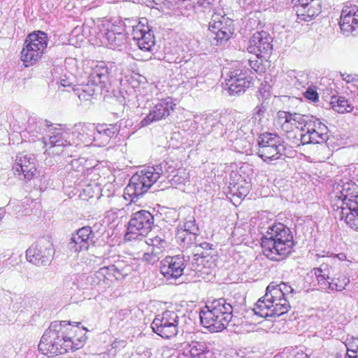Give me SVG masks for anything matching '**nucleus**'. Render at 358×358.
<instances>
[{"label":"nucleus","instance_id":"nucleus-1","mask_svg":"<svg viewBox=\"0 0 358 358\" xmlns=\"http://www.w3.org/2000/svg\"><path fill=\"white\" fill-rule=\"evenodd\" d=\"M78 330L66 321H54L45 330L38 344V350L45 355H62L81 348L85 340L76 338Z\"/></svg>","mask_w":358,"mask_h":358},{"label":"nucleus","instance_id":"nucleus-2","mask_svg":"<svg viewBox=\"0 0 358 358\" xmlns=\"http://www.w3.org/2000/svg\"><path fill=\"white\" fill-rule=\"evenodd\" d=\"M294 242L289 227L278 222L268 227L266 234L262 238L264 255L273 261H281L293 250Z\"/></svg>","mask_w":358,"mask_h":358},{"label":"nucleus","instance_id":"nucleus-3","mask_svg":"<svg viewBox=\"0 0 358 358\" xmlns=\"http://www.w3.org/2000/svg\"><path fill=\"white\" fill-rule=\"evenodd\" d=\"M294 289L287 283H270L266 294L256 303L253 311L262 317L280 316L289 311L291 306L285 297L292 294Z\"/></svg>","mask_w":358,"mask_h":358},{"label":"nucleus","instance_id":"nucleus-4","mask_svg":"<svg viewBox=\"0 0 358 358\" xmlns=\"http://www.w3.org/2000/svg\"><path fill=\"white\" fill-rule=\"evenodd\" d=\"M234 307L229 299L220 298L208 301L199 313L202 325L210 331H221L231 321Z\"/></svg>","mask_w":358,"mask_h":358},{"label":"nucleus","instance_id":"nucleus-5","mask_svg":"<svg viewBox=\"0 0 358 358\" xmlns=\"http://www.w3.org/2000/svg\"><path fill=\"white\" fill-rule=\"evenodd\" d=\"M48 41L47 34L42 31H35L27 36L21 51V60L25 66H32L42 58Z\"/></svg>","mask_w":358,"mask_h":358},{"label":"nucleus","instance_id":"nucleus-6","mask_svg":"<svg viewBox=\"0 0 358 358\" xmlns=\"http://www.w3.org/2000/svg\"><path fill=\"white\" fill-rule=\"evenodd\" d=\"M310 116L298 113H291L284 110L278 112V120L280 124L281 129L285 133L287 140L296 145L299 143V136L302 129L307 124Z\"/></svg>","mask_w":358,"mask_h":358},{"label":"nucleus","instance_id":"nucleus-7","mask_svg":"<svg viewBox=\"0 0 358 358\" xmlns=\"http://www.w3.org/2000/svg\"><path fill=\"white\" fill-rule=\"evenodd\" d=\"M208 29L216 45L227 42L232 36L234 27V21L226 16L222 9L215 10L208 24Z\"/></svg>","mask_w":358,"mask_h":358},{"label":"nucleus","instance_id":"nucleus-8","mask_svg":"<svg viewBox=\"0 0 358 358\" xmlns=\"http://www.w3.org/2000/svg\"><path fill=\"white\" fill-rule=\"evenodd\" d=\"M258 145L257 154L264 161L278 159L285 150L282 138L272 133L262 134Z\"/></svg>","mask_w":358,"mask_h":358},{"label":"nucleus","instance_id":"nucleus-9","mask_svg":"<svg viewBox=\"0 0 358 358\" xmlns=\"http://www.w3.org/2000/svg\"><path fill=\"white\" fill-rule=\"evenodd\" d=\"M357 186L352 182L339 180L332 185L330 200L333 210L341 209L349 202L358 201Z\"/></svg>","mask_w":358,"mask_h":358},{"label":"nucleus","instance_id":"nucleus-10","mask_svg":"<svg viewBox=\"0 0 358 358\" xmlns=\"http://www.w3.org/2000/svg\"><path fill=\"white\" fill-rule=\"evenodd\" d=\"M152 175L148 167L142 169L134 174L129 180V185L124 189L132 202H136L140 196L145 194L149 188L156 182V178Z\"/></svg>","mask_w":358,"mask_h":358},{"label":"nucleus","instance_id":"nucleus-11","mask_svg":"<svg viewBox=\"0 0 358 358\" xmlns=\"http://www.w3.org/2000/svg\"><path fill=\"white\" fill-rule=\"evenodd\" d=\"M179 316L175 311L166 310L157 315L151 327L153 331L163 338H171L178 333Z\"/></svg>","mask_w":358,"mask_h":358},{"label":"nucleus","instance_id":"nucleus-12","mask_svg":"<svg viewBox=\"0 0 358 358\" xmlns=\"http://www.w3.org/2000/svg\"><path fill=\"white\" fill-rule=\"evenodd\" d=\"M154 224V217L148 210H141L132 214L129 222L127 240L136 239L138 236L144 237L150 231Z\"/></svg>","mask_w":358,"mask_h":358},{"label":"nucleus","instance_id":"nucleus-13","mask_svg":"<svg viewBox=\"0 0 358 358\" xmlns=\"http://www.w3.org/2000/svg\"><path fill=\"white\" fill-rule=\"evenodd\" d=\"M328 128L322 123L318 119L310 116L307 124L299 136V143L296 146H300L307 144L322 143L328 139Z\"/></svg>","mask_w":358,"mask_h":358},{"label":"nucleus","instance_id":"nucleus-14","mask_svg":"<svg viewBox=\"0 0 358 358\" xmlns=\"http://www.w3.org/2000/svg\"><path fill=\"white\" fill-rule=\"evenodd\" d=\"M55 253L52 243L46 238H41L33 243L26 251L28 262L37 266L48 264Z\"/></svg>","mask_w":358,"mask_h":358},{"label":"nucleus","instance_id":"nucleus-15","mask_svg":"<svg viewBox=\"0 0 358 358\" xmlns=\"http://www.w3.org/2000/svg\"><path fill=\"white\" fill-rule=\"evenodd\" d=\"M313 271L318 284L322 289L341 292L350 282V279L344 275H340L337 278L332 277L333 268L328 264H323L320 267L315 268Z\"/></svg>","mask_w":358,"mask_h":358},{"label":"nucleus","instance_id":"nucleus-16","mask_svg":"<svg viewBox=\"0 0 358 358\" xmlns=\"http://www.w3.org/2000/svg\"><path fill=\"white\" fill-rule=\"evenodd\" d=\"M248 69L239 64L227 73L225 83L231 94L244 92L250 87L252 79L248 76Z\"/></svg>","mask_w":358,"mask_h":358},{"label":"nucleus","instance_id":"nucleus-17","mask_svg":"<svg viewBox=\"0 0 358 358\" xmlns=\"http://www.w3.org/2000/svg\"><path fill=\"white\" fill-rule=\"evenodd\" d=\"M50 133L48 142L44 141L45 146L50 145L49 148L46 150L49 153H59L62 152V148L66 146H73L71 143V132L65 129L60 125L58 127H50L48 128Z\"/></svg>","mask_w":358,"mask_h":358},{"label":"nucleus","instance_id":"nucleus-18","mask_svg":"<svg viewBox=\"0 0 358 358\" xmlns=\"http://www.w3.org/2000/svg\"><path fill=\"white\" fill-rule=\"evenodd\" d=\"M13 171L20 180H31L36 171L35 158L33 155L24 152L17 155Z\"/></svg>","mask_w":358,"mask_h":358},{"label":"nucleus","instance_id":"nucleus-19","mask_svg":"<svg viewBox=\"0 0 358 358\" xmlns=\"http://www.w3.org/2000/svg\"><path fill=\"white\" fill-rule=\"evenodd\" d=\"M176 104L171 97H166L157 101L150 110L149 113L140 122L141 127H145L152 122L165 119L173 111Z\"/></svg>","mask_w":358,"mask_h":358},{"label":"nucleus","instance_id":"nucleus-20","mask_svg":"<svg viewBox=\"0 0 358 358\" xmlns=\"http://www.w3.org/2000/svg\"><path fill=\"white\" fill-rule=\"evenodd\" d=\"M200 248L196 247V252L192 256H187L185 262V268H188L196 272L208 273L203 271V269L210 268L215 266L211 252L203 250L199 252Z\"/></svg>","mask_w":358,"mask_h":358},{"label":"nucleus","instance_id":"nucleus-21","mask_svg":"<svg viewBox=\"0 0 358 358\" xmlns=\"http://www.w3.org/2000/svg\"><path fill=\"white\" fill-rule=\"evenodd\" d=\"M272 38L266 31H257L250 39L248 50L257 57H265L272 51Z\"/></svg>","mask_w":358,"mask_h":358},{"label":"nucleus","instance_id":"nucleus-22","mask_svg":"<svg viewBox=\"0 0 358 358\" xmlns=\"http://www.w3.org/2000/svg\"><path fill=\"white\" fill-rule=\"evenodd\" d=\"M95 131L94 124L90 123L76 124L71 132V141L73 146H88L93 143H95Z\"/></svg>","mask_w":358,"mask_h":358},{"label":"nucleus","instance_id":"nucleus-23","mask_svg":"<svg viewBox=\"0 0 358 358\" xmlns=\"http://www.w3.org/2000/svg\"><path fill=\"white\" fill-rule=\"evenodd\" d=\"M95 235L90 227H83L71 236L69 248L75 252L87 250L95 243Z\"/></svg>","mask_w":358,"mask_h":358},{"label":"nucleus","instance_id":"nucleus-24","mask_svg":"<svg viewBox=\"0 0 358 358\" xmlns=\"http://www.w3.org/2000/svg\"><path fill=\"white\" fill-rule=\"evenodd\" d=\"M185 256L166 257L162 262L160 267L162 274L168 280L178 278L182 275L185 268Z\"/></svg>","mask_w":358,"mask_h":358},{"label":"nucleus","instance_id":"nucleus-25","mask_svg":"<svg viewBox=\"0 0 358 358\" xmlns=\"http://www.w3.org/2000/svg\"><path fill=\"white\" fill-rule=\"evenodd\" d=\"M131 27L133 39L136 42L138 48L143 51H152L155 41L153 33L148 27L139 22L138 24L132 25Z\"/></svg>","mask_w":358,"mask_h":358},{"label":"nucleus","instance_id":"nucleus-26","mask_svg":"<svg viewBox=\"0 0 358 358\" xmlns=\"http://www.w3.org/2000/svg\"><path fill=\"white\" fill-rule=\"evenodd\" d=\"M131 259L120 256H113L106 258L104 264H107L115 280H120L134 271L131 264Z\"/></svg>","mask_w":358,"mask_h":358},{"label":"nucleus","instance_id":"nucleus-27","mask_svg":"<svg viewBox=\"0 0 358 358\" xmlns=\"http://www.w3.org/2000/svg\"><path fill=\"white\" fill-rule=\"evenodd\" d=\"M339 24L344 34L349 35L356 32L358 30V6H344L341 11Z\"/></svg>","mask_w":358,"mask_h":358},{"label":"nucleus","instance_id":"nucleus-28","mask_svg":"<svg viewBox=\"0 0 358 358\" xmlns=\"http://www.w3.org/2000/svg\"><path fill=\"white\" fill-rule=\"evenodd\" d=\"M95 128V145L97 146L106 145L119 132V127L115 124H99Z\"/></svg>","mask_w":358,"mask_h":358},{"label":"nucleus","instance_id":"nucleus-29","mask_svg":"<svg viewBox=\"0 0 358 358\" xmlns=\"http://www.w3.org/2000/svg\"><path fill=\"white\" fill-rule=\"evenodd\" d=\"M110 69L107 65L101 62L92 67L88 76L89 83L99 88V85H104L108 81Z\"/></svg>","mask_w":358,"mask_h":358},{"label":"nucleus","instance_id":"nucleus-30","mask_svg":"<svg viewBox=\"0 0 358 358\" xmlns=\"http://www.w3.org/2000/svg\"><path fill=\"white\" fill-rule=\"evenodd\" d=\"M210 127L211 131L208 129V132H213L215 137H222L227 134L228 131L231 132L234 130L235 127L234 119L231 115L225 113L220 115L219 120L210 124Z\"/></svg>","mask_w":358,"mask_h":358},{"label":"nucleus","instance_id":"nucleus-31","mask_svg":"<svg viewBox=\"0 0 358 358\" xmlns=\"http://www.w3.org/2000/svg\"><path fill=\"white\" fill-rule=\"evenodd\" d=\"M321 8V0L313 1L303 7L296 6V13L298 20L306 22L310 21L314 17L320 13Z\"/></svg>","mask_w":358,"mask_h":358},{"label":"nucleus","instance_id":"nucleus-32","mask_svg":"<svg viewBox=\"0 0 358 358\" xmlns=\"http://www.w3.org/2000/svg\"><path fill=\"white\" fill-rule=\"evenodd\" d=\"M184 230L178 234L177 238L180 239L185 245H190L196 241V234L199 231L197 225L195 224L194 217L186 220L184 223Z\"/></svg>","mask_w":358,"mask_h":358},{"label":"nucleus","instance_id":"nucleus-33","mask_svg":"<svg viewBox=\"0 0 358 358\" xmlns=\"http://www.w3.org/2000/svg\"><path fill=\"white\" fill-rule=\"evenodd\" d=\"M253 121L251 119H245L241 121L238 123V129L236 131L233 130L229 132L227 136V138L232 142H236V144L238 143L239 141H241L243 138L246 139L245 136L249 134L253 133Z\"/></svg>","mask_w":358,"mask_h":358},{"label":"nucleus","instance_id":"nucleus-34","mask_svg":"<svg viewBox=\"0 0 358 358\" xmlns=\"http://www.w3.org/2000/svg\"><path fill=\"white\" fill-rule=\"evenodd\" d=\"M117 27L108 30L103 36L104 43L106 46L111 49H116L124 45L127 41L126 36L124 33L116 31Z\"/></svg>","mask_w":358,"mask_h":358},{"label":"nucleus","instance_id":"nucleus-35","mask_svg":"<svg viewBox=\"0 0 358 358\" xmlns=\"http://www.w3.org/2000/svg\"><path fill=\"white\" fill-rule=\"evenodd\" d=\"M139 244L141 246L147 245L150 249H152L162 255L164 249L168 246V243L165 240V236L163 232H159V234L155 236L151 234L147 240L142 241L140 239Z\"/></svg>","mask_w":358,"mask_h":358},{"label":"nucleus","instance_id":"nucleus-36","mask_svg":"<svg viewBox=\"0 0 358 358\" xmlns=\"http://www.w3.org/2000/svg\"><path fill=\"white\" fill-rule=\"evenodd\" d=\"M92 278L94 285H101L103 287L110 286L113 280H115L107 264L96 271Z\"/></svg>","mask_w":358,"mask_h":358},{"label":"nucleus","instance_id":"nucleus-37","mask_svg":"<svg viewBox=\"0 0 358 358\" xmlns=\"http://www.w3.org/2000/svg\"><path fill=\"white\" fill-rule=\"evenodd\" d=\"M148 171H150L152 174L155 175L156 181H157L161 176H164L166 178H168L170 174L175 172V162L172 160L164 161L159 164L148 166Z\"/></svg>","mask_w":358,"mask_h":358},{"label":"nucleus","instance_id":"nucleus-38","mask_svg":"<svg viewBox=\"0 0 358 358\" xmlns=\"http://www.w3.org/2000/svg\"><path fill=\"white\" fill-rule=\"evenodd\" d=\"M98 89L95 85H92V83H89V81L72 87L75 94L80 101H83L90 100Z\"/></svg>","mask_w":358,"mask_h":358},{"label":"nucleus","instance_id":"nucleus-39","mask_svg":"<svg viewBox=\"0 0 358 358\" xmlns=\"http://www.w3.org/2000/svg\"><path fill=\"white\" fill-rule=\"evenodd\" d=\"M268 102L264 101L253 109L251 118L253 122H257L258 124L262 126L268 120L270 114L268 111Z\"/></svg>","mask_w":358,"mask_h":358},{"label":"nucleus","instance_id":"nucleus-40","mask_svg":"<svg viewBox=\"0 0 358 358\" xmlns=\"http://www.w3.org/2000/svg\"><path fill=\"white\" fill-rule=\"evenodd\" d=\"M43 127L49 128L50 126L48 124L47 121L37 120L36 118L30 117L27 121L26 130L33 137H37L38 134H41Z\"/></svg>","mask_w":358,"mask_h":358},{"label":"nucleus","instance_id":"nucleus-41","mask_svg":"<svg viewBox=\"0 0 358 358\" xmlns=\"http://www.w3.org/2000/svg\"><path fill=\"white\" fill-rule=\"evenodd\" d=\"M331 103L333 109L339 113L351 112L354 108L352 104L343 96L332 97Z\"/></svg>","mask_w":358,"mask_h":358},{"label":"nucleus","instance_id":"nucleus-42","mask_svg":"<svg viewBox=\"0 0 358 358\" xmlns=\"http://www.w3.org/2000/svg\"><path fill=\"white\" fill-rule=\"evenodd\" d=\"M207 347L206 343L198 341H192L188 344L185 349L186 355H189L191 358L199 357L203 355L206 351Z\"/></svg>","mask_w":358,"mask_h":358},{"label":"nucleus","instance_id":"nucleus-43","mask_svg":"<svg viewBox=\"0 0 358 358\" xmlns=\"http://www.w3.org/2000/svg\"><path fill=\"white\" fill-rule=\"evenodd\" d=\"M203 64V62L201 59H195L192 62L188 63L187 66L189 67V69L192 71L187 72L189 76L191 78H194L195 76H197L200 73H202V68Z\"/></svg>","mask_w":358,"mask_h":358},{"label":"nucleus","instance_id":"nucleus-44","mask_svg":"<svg viewBox=\"0 0 358 358\" xmlns=\"http://www.w3.org/2000/svg\"><path fill=\"white\" fill-rule=\"evenodd\" d=\"M162 256V254L148 247L147 252L143 254L142 259L148 264H154L159 260Z\"/></svg>","mask_w":358,"mask_h":358},{"label":"nucleus","instance_id":"nucleus-45","mask_svg":"<svg viewBox=\"0 0 358 358\" xmlns=\"http://www.w3.org/2000/svg\"><path fill=\"white\" fill-rule=\"evenodd\" d=\"M347 352L352 355H358V338H352L351 341L346 345Z\"/></svg>","mask_w":358,"mask_h":358},{"label":"nucleus","instance_id":"nucleus-46","mask_svg":"<svg viewBox=\"0 0 358 358\" xmlns=\"http://www.w3.org/2000/svg\"><path fill=\"white\" fill-rule=\"evenodd\" d=\"M341 77L348 84L351 83L353 87L358 86V76L355 74L342 73Z\"/></svg>","mask_w":358,"mask_h":358},{"label":"nucleus","instance_id":"nucleus-47","mask_svg":"<svg viewBox=\"0 0 358 358\" xmlns=\"http://www.w3.org/2000/svg\"><path fill=\"white\" fill-rule=\"evenodd\" d=\"M304 96L312 101H318V94L317 92L313 89V88H308V90L304 92Z\"/></svg>","mask_w":358,"mask_h":358},{"label":"nucleus","instance_id":"nucleus-48","mask_svg":"<svg viewBox=\"0 0 358 358\" xmlns=\"http://www.w3.org/2000/svg\"><path fill=\"white\" fill-rule=\"evenodd\" d=\"M84 159H75L71 161V166L73 169L80 171L82 164L84 162Z\"/></svg>","mask_w":358,"mask_h":358},{"label":"nucleus","instance_id":"nucleus-49","mask_svg":"<svg viewBox=\"0 0 358 358\" xmlns=\"http://www.w3.org/2000/svg\"><path fill=\"white\" fill-rule=\"evenodd\" d=\"M215 0H198L197 3L203 8H208L214 3Z\"/></svg>","mask_w":358,"mask_h":358},{"label":"nucleus","instance_id":"nucleus-50","mask_svg":"<svg viewBox=\"0 0 358 358\" xmlns=\"http://www.w3.org/2000/svg\"><path fill=\"white\" fill-rule=\"evenodd\" d=\"M337 358H358V355H352L346 352V353L344 355H338Z\"/></svg>","mask_w":358,"mask_h":358},{"label":"nucleus","instance_id":"nucleus-51","mask_svg":"<svg viewBox=\"0 0 358 358\" xmlns=\"http://www.w3.org/2000/svg\"><path fill=\"white\" fill-rule=\"evenodd\" d=\"M58 84L63 87H71V83L67 79H61Z\"/></svg>","mask_w":358,"mask_h":358},{"label":"nucleus","instance_id":"nucleus-52","mask_svg":"<svg viewBox=\"0 0 358 358\" xmlns=\"http://www.w3.org/2000/svg\"><path fill=\"white\" fill-rule=\"evenodd\" d=\"M250 66L254 69L255 71H258L259 69V66L257 64V61H249Z\"/></svg>","mask_w":358,"mask_h":358},{"label":"nucleus","instance_id":"nucleus-53","mask_svg":"<svg viewBox=\"0 0 358 358\" xmlns=\"http://www.w3.org/2000/svg\"><path fill=\"white\" fill-rule=\"evenodd\" d=\"M5 215V210L3 208H0V221L2 220Z\"/></svg>","mask_w":358,"mask_h":358},{"label":"nucleus","instance_id":"nucleus-54","mask_svg":"<svg viewBox=\"0 0 358 358\" xmlns=\"http://www.w3.org/2000/svg\"><path fill=\"white\" fill-rule=\"evenodd\" d=\"M210 117L206 118V121L205 124H208V122H210Z\"/></svg>","mask_w":358,"mask_h":358},{"label":"nucleus","instance_id":"nucleus-55","mask_svg":"<svg viewBox=\"0 0 358 358\" xmlns=\"http://www.w3.org/2000/svg\"><path fill=\"white\" fill-rule=\"evenodd\" d=\"M357 352H358V348H357Z\"/></svg>","mask_w":358,"mask_h":358}]
</instances>
